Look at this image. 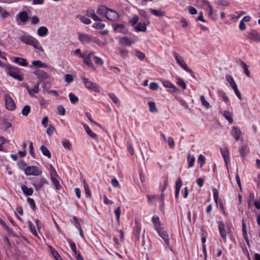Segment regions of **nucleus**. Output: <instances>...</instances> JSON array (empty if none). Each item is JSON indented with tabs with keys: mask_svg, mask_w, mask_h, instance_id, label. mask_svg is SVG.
<instances>
[{
	"mask_svg": "<svg viewBox=\"0 0 260 260\" xmlns=\"http://www.w3.org/2000/svg\"><path fill=\"white\" fill-rule=\"evenodd\" d=\"M21 41L25 44L32 46L35 49H38L41 52H44V50L40 45L38 40L29 35H22L19 37Z\"/></svg>",
	"mask_w": 260,
	"mask_h": 260,
	"instance_id": "1",
	"label": "nucleus"
},
{
	"mask_svg": "<svg viewBox=\"0 0 260 260\" xmlns=\"http://www.w3.org/2000/svg\"><path fill=\"white\" fill-rule=\"evenodd\" d=\"M7 71L10 76L20 81H22L24 79L23 76L20 74L19 69L17 67L9 64L7 66Z\"/></svg>",
	"mask_w": 260,
	"mask_h": 260,
	"instance_id": "2",
	"label": "nucleus"
},
{
	"mask_svg": "<svg viewBox=\"0 0 260 260\" xmlns=\"http://www.w3.org/2000/svg\"><path fill=\"white\" fill-rule=\"evenodd\" d=\"M25 174L27 176H40L42 174V170L36 166H28L26 168Z\"/></svg>",
	"mask_w": 260,
	"mask_h": 260,
	"instance_id": "3",
	"label": "nucleus"
},
{
	"mask_svg": "<svg viewBox=\"0 0 260 260\" xmlns=\"http://www.w3.org/2000/svg\"><path fill=\"white\" fill-rule=\"evenodd\" d=\"M29 16L26 11H23L19 13L16 16V20L18 24L25 23L28 19Z\"/></svg>",
	"mask_w": 260,
	"mask_h": 260,
	"instance_id": "4",
	"label": "nucleus"
},
{
	"mask_svg": "<svg viewBox=\"0 0 260 260\" xmlns=\"http://www.w3.org/2000/svg\"><path fill=\"white\" fill-rule=\"evenodd\" d=\"M106 17L111 21H116L118 20L119 16L116 11L109 8L107 10Z\"/></svg>",
	"mask_w": 260,
	"mask_h": 260,
	"instance_id": "5",
	"label": "nucleus"
},
{
	"mask_svg": "<svg viewBox=\"0 0 260 260\" xmlns=\"http://www.w3.org/2000/svg\"><path fill=\"white\" fill-rule=\"evenodd\" d=\"M5 104L7 109L9 110L13 111L16 108L15 102L9 95H5Z\"/></svg>",
	"mask_w": 260,
	"mask_h": 260,
	"instance_id": "6",
	"label": "nucleus"
},
{
	"mask_svg": "<svg viewBox=\"0 0 260 260\" xmlns=\"http://www.w3.org/2000/svg\"><path fill=\"white\" fill-rule=\"evenodd\" d=\"M84 83L85 85V86L90 90L94 91L95 92H98L99 91V87L96 85V84L90 81H89L88 79L86 78H84L83 79Z\"/></svg>",
	"mask_w": 260,
	"mask_h": 260,
	"instance_id": "7",
	"label": "nucleus"
},
{
	"mask_svg": "<svg viewBox=\"0 0 260 260\" xmlns=\"http://www.w3.org/2000/svg\"><path fill=\"white\" fill-rule=\"evenodd\" d=\"M159 236L161 237L163 240H164L166 245L167 247H168L170 249H171V247L170 246L169 235L166 231H163L161 229L157 231Z\"/></svg>",
	"mask_w": 260,
	"mask_h": 260,
	"instance_id": "8",
	"label": "nucleus"
},
{
	"mask_svg": "<svg viewBox=\"0 0 260 260\" xmlns=\"http://www.w3.org/2000/svg\"><path fill=\"white\" fill-rule=\"evenodd\" d=\"M219 232L220 236L224 242H226V235L228 232L225 229L224 224L222 221H220L218 226Z\"/></svg>",
	"mask_w": 260,
	"mask_h": 260,
	"instance_id": "9",
	"label": "nucleus"
},
{
	"mask_svg": "<svg viewBox=\"0 0 260 260\" xmlns=\"http://www.w3.org/2000/svg\"><path fill=\"white\" fill-rule=\"evenodd\" d=\"M248 37L255 42H260V35L255 30H251L249 32Z\"/></svg>",
	"mask_w": 260,
	"mask_h": 260,
	"instance_id": "10",
	"label": "nucleus"
},
{
	"mask_svg": "<svg viewBox=\"0 0 260 260\" xmlns=\"http://www.w3.org/2000/svg\"><path fill=\"white\" fill-rule=\"evenodd\" d=\"M241 134V131L238 127L234 126L232 128L231 134L235 138L236 141L240 139Z\"/></svg>",
	"mask_w": 260,
	"mask_h": 260,
	"instance_id": "11",
	"label": "nucleus"
},
{
	"mask_svg": "<svg viewBox=\"0 0 260 260\" xmlns=\"http://www.w3.org/2000/svg\"><path fill=\"white\" fill-rule=\"evenodd\" d=\"M34 74L40 80H44L48 78V74L42 70L37 69L34 72Z\"/></svg>",
	"mask_w": 260,
	"mask_h": 260,
	"instance_id": "12",
	"label": "nucleus"
},
{
	"mask_svg": "<svg viewBox=\"0 0 260 260\" xmlns=\"http://www.w3.org/2000/svg\"><path fill=\"white\" fill-rule=\"evenodd\" d=\"M163 85L165 87L169 88L170 91L172 92L176 93L179 92V89L174 84H173L171 82L169 81H164Z\"/></svg>",
	"mask_w": 260,
	"mask_h": 260,
	"instance_id": "13",
	"label": "nucleus"
},
{
	"mask_svg": "<svg viewBox=\"0 0 260 260\" xmlns=\"http://www.w3.org/2000/svg\"><path fill=\"white\" fill-rule=\"evenodd\" d=\"M119 43L122 45L130 46L133 44L135 42L127 37H123L120 40Z\"/></svg>",
	"mask_w": 260,
	"mask_h": 260,
	"instance_id": "14",
	"label": "nucleus"
},
{
	"mask_svg": "<svg viewBox=\"0 0 260 260\" xmlns=\"http://www.w3.org/2000/svg\"><path fill=\"white\" fill-rule=\"evenodd\" d=\"M152 221L153 224L154 228L156 231L161 229L160 221L157 216H153L152 218Z\"/></svg>",
	"mask_w": 260,
	"mask_h": 260,
	"instance_id": "15",
	"label": "nucleus"
},
{
	"mask_svg": "<svg viewBox=\"0 0 260 260\" xmlns=\"http://www.w3.org/2000/svg\"><path fill=\"white\" fill-rule=\"evenodd\" d=\"M79 39L83 43H87L91 41V37L89 35L85 34H80L79 36Z\"/></svg>",
	"mask_w": 260,
	"mask_h": 260,
	"instance_id": "16",
	"label": "nucleus"
},
{
	"mask_svg": "<svg viewBox=\"0 0 260 260\" xmlns=\"http://www.w3.org/2000/svg\"><path fill=\"white\" fill-rule=\"evenodd\" d=\"M47 182L46 179L43 178H41L39 180L34 183V186L36 190L40 189Z\"/></svg>",
	"mask_w": 260,
	"mask_h": 260,
	"instance_id": "17",
	"label": "nucleus"
},
{
	"mask_svg": "<svg viewBox=\"0 0 260 260\" xmlns=\"http://www.w3.org/2000/svg\"><path fill=\"white\" fill-rule=\"evenodd\" d=\"M182 182L181 179L180 178H178L177 181H176V185H175V189H176L175 198L176 199H178L179 197L180 189L182 186Z\"/></svg>",
	"mask_w": 260,
	"mask_h": 260,
	"instance_id": "18",
	"label": "nucleus"
},
{
	"mask_svg": "<svg viewBox=\"0 0 260 260\" xmlns=\"http://www.w3.org/2000/svg\"><path fill=\"white\" fill-rule=\"evenodd\" d=\"M27 89L29 95L33 96L34 93H37L39 91V83L35 84L32 88H30L29 87H27Z\"/></svg>",
	"mask_w": 260,
	"mask_h": 260,
	"instance_id": "19",
	"label": "nucleus"
},
{
	"mask_svg": "<svg viewBox=\"0 0 260 260\" xmlns=\"http://www.w3.org/2000/svg\"><path fill=\"white\" fill-rule=\"evenodd\" d=\"M48 33V29L45 26H41L38 29L37 34L41 37L46 36Z\"/></svg>",
	"mask_w": 260,
	"mask_h": 260,
	"instance_id": "20",
	"label": "nucleus"
},
{
	"mask_svg": "<svg viewBox=\"0 0 260 260\" xmlns=\"http://www.w3.org/2000/svg\"><path fill=\"white\" fill-rule=\"evenodd\" d=\"M134 28L137 31L145 32L147 29V26L145 23L139 22L135 26Z\"/></svg>",
	"mask_w": 260,
	"mask_h": 260,
	"instance_id": "21",
	"label": "nucleus"
},
{
	"mask_svg": "<svg viewBox=\"0 0 260 260\" xmlns=\"http://www.w3.org/2000/svg\"><path fill=\"white\" fill-rule=\"evenodd\" d=\"M14 61L21 66L25 67L27 65V60L23 58L15 57Z\"/></svg>",
	"mask_w": 260,
	"mask_h": 260,
	"instance_id": "22",
	"label": "nucleus"
},
{
	"mask_svg": "<svg viewBox=\"0 0 260 260\" xmlns=\"http://www.w3.org/2000/svg\"><path fill=\"white\" fill-rule=\"evenodd\" d=\"M221 153L226 164L229 160V152L226 148H221Z\"/></svg>",
	"mask_w": 260,
	"mask_h": 260,
	"instance_id": "23",
	"label": "nucleus"
},
{
	"mask_svg": "<svg viewBox=\"0 0 260 260\" xmlns=\"http://www.w3.org/2000/svg\"><path fill=\"white\" fill-rule=\"evenodd\" d=\"M21 189L26 196H31L34 192V190L31 188H28L27 186L25 185H22L21 186Z\"/></svg>",
	"mask_w": 260,
	"mask_h": 260,
	"instance_id": "24",
	"label": "nucleus"
},
{
	"mask_svg": "<svg viewBox=\"0 0 260 260\" xmlns=\"http://www.w3.org/2000/svg\"><path fill=\"white\" fill-rule=\"evenodd\" d=\"M40 150L42 151L43 154L48 158H50L51 154L48 149L45 146H42L40 147Z\"/></svg>",
	"mask_w": 260,
	"mask_h": 260,
	"instance_id": "25",
	"label": "nucleus"
},
{
	"mask_svg": "<svg viewBox=\"0 0 260 260\" xmlns=\"http://www.w3.org/2000/svg\"><path fill=\"white\" fill-rule=\"evenodd\" d=\"M109 8L106 7L105 6H100L98 8L96 12L99 15H106V12Z\"/></svg>",
	"mask_w": 260,
	"mask_h": 260,
	"instance_id": "26",
	"label": "nucleus"
},
{
	"mask_svg": "<svg viewBox=\"0 0 260 260\" xmlns=\"http://www.w3.org/2000/svg\"><path fill=\"white\" fill-rule=\"evenodd\" d=\"M49 248H50V251L51 252V253H52V255L53 256L54 258L56 260H62V258L60 256V255L58 254V253L57 252V251L55 249H54L53 247H52V246H49Z\"/></svg>",
	"mask_w": 260,
	"mask_h": 260,
	"instance_id": "27",
	"label": "nucleus"
},
{
	"mask_svg": "<svg viewBox=\"0 0 260 260\" xmlns=\"http://www.w3.org/2000/svg\"><path fill=\"white\" fill-rule=\"evenodd\" d=\"M57 177H51V179L52 182H53V184L55 186V188L57 190H60L62 186L59 184V181L57 179Z\"/></svg>",
	"mask_w": 260,
	"mask_h": 260,
	"instance_id": "28",
	"label": "nucleus"
},
{
	"mask_svg": "<svg viewBox=\"0 0 260 260\" xmlns=\"http://www.w3.org/2000/svg\"><path fill=\"white\" fill-rule=\"evenodd\" d=\"M124 28L125 25L123 24H116L114 26V30L119 32H123Z\"/></svg>",
	"mask_w": 260,
	"mask_h": 260,
	"instance_id": "29",
	"label": "nucleus"
},
{
	"mask_svg": "<svg viewBox=\"0 0 260 260\" xmlns=\"http://www.w3.org/2000/svg\"><path fill=\"white\" fill-rule=\"evenodd\" d=\"M150 12L156 16H163L165 15V12L158 10L150 9Z\"/></svg>",
	"mask_w": 260,
	"mask_h": 260,
	"instance_id": "30",
	"label": "nucleus"
},
{
	"mask_svg": "<svg viewBox=\"0 0 260 260\" xmlns=\"http://www.w3.org/2000/svg\"><path fill=\"white\" fill-rule=\"evenodd\" d=\"M223 116L230 124L233 123V119H232V116L230 112L228 111H225L223 113Z\"/></svg>",
	"mask_w": 260,
	"mask_h": 260,
	"instance_id": "31",
	"label": "nucleus"
},
{
	"mask_svg": "<svg viewBox=\"0 0 260 260\" xmlns=\"http://www.w3.org/2000/svg\"><path fill=\"white\" fill-rule=\"evenodd\" d=\"M174 56L175 58L176 59L177 63L180 66L181 65V63H184L185 61L182 58V56H181L179 54H178L176 52L174 53Z\"/></svg>",
	"mask_w": 260,
	"mask_h": 260,
	"instance_id": "32",
	"label": "nucleus"
},
{
	"mask_svg": "<svg viewBox=\"0 0 260 260\" xmlns=\"http://www.w3.org/2000/svg\"><path fill=\"white\" fill-rule=\"evenodd\" d=\"M114 214L116 216V221L118 224L120 223V216L121 214V208L118 207L114 211Z\"/></svg>",
	"mask_w": 260,
	"mask_h": 260,
	"instance_id": "33",
	"label": "nucleus"
},
{
	"mask_svg": "<svg viewBox=\"0 0 260 260\" xmlns=\"http://www.w3.org/2000/svg\"><path fill=\"white\" fill-rule=\"evenodd\" d=\"M32 64L34 66H38L40 68H45L47 67V64H46L45 63H43L41 61L39 60L33 61L32 62Z\"/></svg>",
	"mask_w": 260,
	"mask_h": 260,
	"instance_id": "34",
	"label": "nucleus"
},
{
	"mask_svg": "<svg viewBox=\"0 0 260 260\" xmlns=\"http://www.w3.org/2000/svg\"><path fill=\"white\" fill-rule=\"evenodd\" d=\"M194 157L193 156H190V153H188L187 156V162L188 163L189 167L191 168L194 166Z\"/></svg>",
	"mask_w": 260,
	"mask_h": 260,
	"instance_id": "35",
	"label": "nucleus"
},
{
	"mask_svg": "<svg viewBox=\"0 0 260 260\" xmlns=\"http://www.w3.org/2000/svg\"><path fill=\"white\" fill-rule=\"evenodd\" d=\"M242 232H243V236L246 243L248 245L249 244V240H248V236H247V232H246V225H245V223L244 222V221L242 222Z\"/></svg>",
	"mask_w": 260,
	"mask_h": 260,
	"instance_id": "36",
	"label": "nucleus"
},
{
	"mask_svg": "<svg viewBox=\"0 0 260 260\" xmlns=\"http://www.w3.org/2000/svg\"><path fill=\"white\" fill-rule=\"evenodd\" d=\"M148 105L149 106L150 111L151 112H157V109L156 107L155 103L153 102H149Z\"/></svg>",
	"mask_w": 260,
	"mask_h": 260,
	"instance_id": "37",
	"label": "nucleus"
},
{
	"mask_svg": "<svg viewBox=\"0 0 260 260\" xmlns=\"http://www.w3.org/2000/svg\"><path fill=\"white\" fill-rule=\"evenodd\" d=\"M180 66L186 71L190 73L191 75L192 76V77L193 78H196L195 76L194 75L193 71L191 69H190L189 68H188L186 63L185 62L183 63H181V65H180Z\"/></svg>",
	"mask_w": 260,
	"mask_h": 260,
	"instance_id": "38",
	"label": "nucleus"
},
{
	"mask_svg": "<svg viewBox=\"0 0 260 260\" xmlns=\"http://www.w3.org/2000/svg\"><path fill=\"white\" fill-rule=\"evenodd\" d=\"M70 101L72 104H75L78 101V98L76 96L74 93H70L69 95Z\"/></svg>",
	"mask_w": 260,
	"mask_h": 260,
	"instance_id": "39",
	"label": "nucleus"
},
{
	"mask_svg": "<svg viewBox=\"0 0 260 260\" xmlns=\"http://www.w3.org/2000/svg\"><path fill=\"white\" fill-rule=\"evenodd\" d=\"M30 111V107L28 105L25 106L22 110V114L25 116H27Z\"/></svg>",
	"mask_w": 260,
	"mask_h": 260,
	"instance_id": "40",
	"label": "nucleus"
},
{
	"mask_svg": "<svg viewBox=\"0 0 260 260\" xmlns=\"http://www.w3.org/2000/svg\"><path fill=\"white\" fill-rule=\"evenodd\" d=\"M69 243L70 247H71V249L72 250L73 252L74 253V254L76 255V256H77V254H79V253L77 252L75 243L71 240L69 241Z\"/></svg>",
	"mask_w": 260,
	"mask_h": 260,
	"instance_id": "41",
	"label": "nucleus"
},
{
	"mask_svg": "<svg viewBox=\"0 0 260 260\" xmlns=\"http://www.w3.org/2000/svg\"><path fill=\"white\" fill-rule=\"evenodd\" d=\"M226 80L229 82L231 87L236 84L233 78L230 75L226 76Z\"/></svg>",
	"mask_w": 260,
	"mask_h": 260,
	"instance_id": "42",
	"label": "nucleus"
},
{
	"mask_svg": "<svg viewBox=\"0 0 260 260\" xmlns=\"http://www.w3.org/2000/svg\"><path fill=\"white\" fill-rule=\"evenodd\" d=\"M177 84L180 86L181 87L183 90H184L186 89V84H185V83L184 82V80L180 78H178L177 79Z\"/></svg>",
	"mask_w": 260,
	"mask_h": 260,
	"instance_id": "43",
	"label": "nucleus"
},
{
	"mask_svg": "<svg viewBox=\"0 0 260 260\" xmlns=\"http://www.w3.org/2000/svg\"><path fill=\"white\" fill-rule=\"evenodd\" d=\"M240 152L241 155L243 157H244L246 156V154L248 153L246 145L242 146L240 149Z\"/></svg>",
	"mask_w": 260,
	"mask_h": 260,
	"instance_id": "44",
	"label": "nucleus"
},
{
	"mask_svg": "<svg viewBox=\"0 0 260 260\" xmlns=\"http://www.w3.org/2000/svg\"><path fill=\"white\" fill-rule=\"evenodd\" d=\"M79 20L86 24H89L91 23V21L90 19L86 18L84 16H79Z\"/></svg>",
	"mask_w": 260,
	"mask_h": 260,
	"instance_id": "45",
	"label": "nucleus"
},
{
	"mask_svg": "<svg viewBox=\"0 0 260 260\" xmlns=\"http://www.w3.org/2000/svg\"><path fill=\"white\" fill-rule=\"evenodd\" d=\"M200 100L202 105L204 106L206 108H209L210 107L209 103L206 101L204 95H201L200 96Z\"/></svg>",
	"mask_w": 260,
	"mask_h": 260,
	"instance_id": "46",
	"label": "nucleus"
},
{
	"mask_svg": "<svg viewBox=\"0 0 260 260\" xmlns=\"http://www.w3.org/2000/svg\"><path fill=\"white\" fill-rule=\"evenodd\" d=\"M241 63L243 67L244 72L248 77H249L250 76V73L248 70V67L246 63L243 61H242Z\"/></svg>",
	"mask_w": 260,
	"mask_h": 260,
	"instance_id": "47",
	"label": "nucleus"
},
{
	"mask_svg": "<svg viewBox=\"0 0 260 260\" xmlns=\"http://www.w3.org/2000/svg\"><path fill=\"white\" fill-rule=\"evenodd\" d=\"M119 51H120L121 56L123 58L125 59V58H127L128 57L129 55H128V51L127 50H125V49H120Z\"/></svg>",
	"mask_w": 260,
	"mask_h": 260,
	"instance_id": "48",
	"label": "nucleus"
},
{
	"mask_svg": "<svg viewBox=\"0 0 260 260\" xmlns=\"http://www.w3.org/2000/svg\"><path fill=\"white\" fill-rule=\"evenodd\" d=\"M62 144L66 149H67L69 150H71L72 149V145L70 141L68 140H65L62 142Z\"/></svg>",
	"mask_w": 260,
	"mask_h": 260,
	"instance_id": "49",
	"label": "nucleus"
},
{
	"mask_svg": "<svg viewBox=\"0 0 260 260\" xmlns=\"http://www.w3.org/2000/svg\"><path fill=\"white\" fill-rule=\"evenodd\" d=\"M18 165L21 170L25 172L26 168H27L28 167L27 166L26 162L23 160H20L18 162Z\"/></svg>",
	"mask_w": 260,
	"mask_h": 260,
	"instance_id": "50",
	"label": "nucleus"
},
{
	"mask_svg": "<svg viewBox=\"0 0 260 260\" xmlns=\"http://www.w3.org/2000/svg\"><path fill=\"white\" fill-rule=\"evenodd\" d=\"M29 229H30L31 233L33 234V235H34L35 236H36L38 237V235L37 231L36 229L35 226L31 222H29Z\"/></svg>",
	"mask_w": 260,
	"mask_h": 260,
	"instance_id": "51",
	"label": "nucleus"
},
{
	"mask_svg": "<svg viewBox=\"0 0 260 260\" xmlns=\"http://www.w3.org/2000/svg\"><path fill=\"white\" fill-rule=\"evenodd\" d=\"M82 58L83 59L84 62L89 67H92L93 66V63L89 57H85V55H84Z\"/></svg>",
	"mask_w": 260,
	"mask_h": 260,
	"instance_id": "52",
	"label": "nucleus"
},
{
	"mask_svg": "<svg viewBox=\"0 0 260 260\" xmlns=\"http://www.w3.org/2000/svg\"><path fill=\"white\" fill-rule=\"evenodd\" d=\"M198 162L200 165V167H202L205 163V157L202 155L200 154L198 159Z\"/></svg>",
	"mask_w": 260,
	"mask_h": 260,
	"instance_id": "53",
	"label": "nucleus"
},
{
	"mask_svg": "<svg viewBox=\"0 0 260 260\" xmlns=\"http://www.w3.org/2000/svg\"><path fill=\"white\" fill-rule=\"evenodd\" d=\"M86 133L91 138L95 140H98V136L95 133L92 132L90 129H89L87 131H86Z\"/></svg>",
	"mask_w": 260,
	"mask_h": 260,
	"instance_id": "54",
	"label": "nucleus"
},
{
	"mask_svg": "<svg viewBox=\"0 0 260 260\" xmlns=\"http://www.w3.org/2000/svg\"><path fill=\"white\" fill-rule=\"evenodd\" d=\"M139 21V16L138 15H135L132 19L129 21V23L132 26H134Z\"/></svg>",
	"mask_w": 260,
	"mask_h": 260,
	"instance_id": "55",
	"label": "nucleus"
},
{
	"mask_svg": "<svg viewBox=\"0 0 260 260\" xmlns=\"http://www.w3.org/2000/svg\"><path fill=\"white\" fill-rule=\"evenodd\" d=\"M149 89L152 90H156L158 89V85L155 82H151L149 85Z\"/></svg>",
	"mask_w": 260,
	"mask_h": 260,
	"instance_id": "56",
	"label": "nucleus"
},
{
	"mask_svg": "<svg viewBox=\"0 0 260 260\" xmlns=\"http://www.w3.org/2000/svg\"><path fill=\"white\" fill-rule=\"evenodd\" d=\"M105 24L102 23H95L92 25L93 28L96 29H102L105 27Z\"/></svg>",
	"mask_w": 260,
	"mask_h": 260,
	"instance_id": "57",
	"label": "nucleus"
},
{
	"mask_svg": "<svg viewBox=\"0 0 260 260\" xmlns=\"http://www.w3.org/2000/svg\"><path fill=\"white\" fill-rule=\"evenodd\" d=\"M136 55L141 60H144L145 57V54L140 51H136Z\"/></svg>",
	"mask_w": 260,
	"mask_h": 260,
	"instance_id": "58",
	"label": "nucleus"
},
{
	"mask_svg": "<svg viewBox=\"0 0 260 260\" xmlns=\"http://www.w3.org/2000/svg\"><path fill=\"white\" fill-rule=\"evenodd\" d=\"M50 170H51V171H50L51 177H58V175L56 172V170H55L54 167L52 166V165H50Z\"/></svg>",
	"mask_w": 260,
	"mask_h": 260,
	"instance_id": "59",
	"label": "nucleus"
},
{
	"mask_svg": "<svg viewBox=\"0 0 260 260\" xmlns=\"http://www.w3.org/2000/svg\"><path fill=\"white\" fill-rule=\"evenodd\" d=\"M58 113L61 115H64L66 113L65 109L62 106H59L57 107Z\"/></svg>",
	"mask_w": 260,
	"mask_h": 260,
	"instance_id": "60",
	"label": "nucleus"
},
{
	"mask_svg": "<svg viewBox=\"0 0 260 260\" xmlns=\"http://www.w3.org/2000/svg\"><path fill=\"white\" fill-rule=\"evenodd\" d=\"M109 96L110 98V99L113 101V102L117 104L119 102V100L117 98V97L113 93H109Z\"/></svg>",
	"mask_w": 260,
	"mask_h": 260,
	"instance_id": "61",
	"label": "nucleus"
},
{
	"mask_svg": "<svg viewBox=\"0 0 260 260\" xmlns=\"http://www.w3.org/2000/svg\"><path fill=\"white\" fill-rule=\"evenodd\" d=\"M39 22V19L38 17L34 16L30 19V23L31 24H37Z\"/></svg>",
	"mask_w": 260,
	"mask_h": 260,
	"instance_id": "62",
	"label": "nucleus"
},
{
	"mask_svg": "<svg viewBox=\"0 0 260 260\" xmlns=\"http://www.w3.org/2000/svg\"><path fill=\"white\" fill-rule=\"evenodd\" d=\"M163 184L162 185L161 187V191H164L166 188L168 186V181L167 179L165 177H163Z\"/></svg>",
	"mask_w": 260,
	"mask_h": 260,
	"instance_id": "63",
	"label": "nucleus"
},
{
	"mask_svg": "<svg viewBox=\"0 0 260 260\" xmlns=\"http://www.w3.org/2000/svg\"><path fill=\"white\" fill-rule=\"evenodd\" d=\"M93 58L94 61L96 64L98 65H102L103 64V61L101 58L97 56H94Z\"/></svg>",
	"mask_w": 260,
	"mask_h": 260,
	"instance_id": "64",
	"label": "nucleus"
}]
</instances>
